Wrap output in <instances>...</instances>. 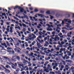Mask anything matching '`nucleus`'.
<instances>
[{
  "instance_id": "14",
  "label": "nucleus",
  "mask_w": 74,
  "mask_h": 74,
  "mask_svg": "<svg viewBox=\"0 0 74 74\" xmlns=\"http://www.w3.org/2000/svg\"><path fill=\"white\" fill-rule=\"evenodd\" d=\"M44 71H46V73H49V71H48V69H45L44 70Z\"/></svg>"
},
{
  "instance_id": "63",
  "label": "nucleus",
  "mask_w": 74,
  "mask_h": 74,
  "mask_svg": "<svg viewBox=\"0 0 74 74\" xmlns=\"http://www.w3.org/2000/svg\"><path fill=\"white\" fill-rule=\"evenodd\" d=\"M1 67H2L3 68V69H6V68L5 67H4V66H3V65H1Z\"/></svg>"
},
{
  "instance_id": "51",
  "label": "nucleus",
  "mask_w": 74,
  "mask_h": 74,
  "mask_svg": "<svg viewBox=\"0 0 74 74\" xmlns=\"http://www.w3.org/2000/svg\"><path fill=\"white\" fill-rule=\"evenodd\" d=\"M67 64H68V66H71V65L70 64L67 63Z\"/></svg>"
},
{
  "instance_id": "47",
  "label": "nucleus",
  "mask_w": 74,
  "mask_h": 74,
  "mask_svg": "<svg viewBox=\"0 0 74 74\" xmlns=\"http://www.w3.org/2000/svg\"><path fill=\"white\" fill-rule=\"evenodd\" d=\"M13 29H14V27H10V30H12Z\"/></svg>"
},
{
  "instance_id": "15",
  "label": "nucleus",
  "mask_w": 74,
  "mask_h": 74,
  "mask_svg": "<svg viewBox=\"0 0 74 74\" xmlns=\"http://www.w3.org/2000/svg\"><path fill=\"white\" fill-rule=\"evenodd\" d=\"M35 30L36 31L34 32V34H36V33H38V30H37V29H35Z\"/></svg>"
},
{
  "instance_id": "52",
  "label": "nucleus",
  "mask_w": 74,
  "mask_h": 74,
  "mask_svg": "<svg viewBox=\"0 0 74 74\" xmlns=\"http://www.w3.org/2000/svg\"><path fill=\"white\" fill-rule=\"evenodd\" d=\"M40 56L41 57V56H40V55H37V57H38V58H40Z\"/></svg>"
},
{
  "instance_id": "46",
  "label": "nucleus",
  "mask_w": 74,
  "mask_h": 74,
  "mask_svg": "<svg viewBox=\"0 0 74 74\" xmlns=\"http://www.w3.org/2000/svg\"><path fill=\"white\" fill-rule=\"evenodd\" d=\"M7 49L8 50H10L11 49V47H8Z\"/></svg>"
},
{
  "instance_id": "31",
  "label": "nucleus",
  "mask_w": 74,
  "mask_h": 74,
  "mask_svg": "<svg viewBox=\"0 0 74 74\" xmlns=\"http://www.w3.org/2000/svg\"><path fill=\"white\" fill-rule=\"evenodd\" d=\"M38 41L39 42V43L40 44H42V42H41V40H40V39H38Z\"/></svg>"
},
{
  "instance_id": "41",
  "label": "nucleus",
  "mask_w": 74,
  "mask_h": 74,
  "mask_svg": "<svg viewBox=\"0 0 74 74\" xmlns=\"http://www.w3.org/2000/svg\"><path fill=\"white\" fill-rule=\"evenodd\" d=\"M1 45H3V46H5L6 45V44L5 43H4L3 44L1 43Z\"/></svg>"
},
{
  "instance_id": "37",
  "label": "nucleus",
  "mask_w": 74,
  "mask_h": 74,
  "mask_svg": "<svg viewBox=\"0 0 74 74\" xmlns=\"http://www.w3.org/2000/svg\"><path fill=\"white\" fill-rule=\"evenodd\" d=\"M7 25H10V23H11L10 22H8L6 23Z\"/></svg>"
},
{
  "instance_id": "36",
  "label": "nucleus",
  "mask_w": 74,
  "mask_h": 74,
  "mask_svg": "<svg viewBox=\"0 0 74 74\" xmlns=\"http://www.w3.org/2000/svg\"><path fill=\"white\" fill-rule=\"evenodd\" d=\"M69 20H68L67 21L68 23H71V21L70 20V19H69Z\"/></svg>"
},
{
  "instance_id": "9",
  "label": "nucleus",
  "mask_w": 74,
  "mask_h": 74,
  "mask_svg": "<svg viewBox=\"0 0 74 74\" xmlns=\"http://www.w3.org/2000/svg\"><path fill=\"white\" fill-rule=\"evenodd\" d=\"M2 16H4H4H5V18L6 19H7V16H5L6 15V14H5V13H2Z\"/></svg>"
},
{
  "instance_id": "34",
  "label": "nucleus",
  "mask_w": 74,
  "mask_h": 74,
  "mask_svg": "<svg viewBox=\"0 0 74 74\" xmlns=\"http://www.w3.org/2000/svg\"><path fill=\"white\" fill-rule=\"evenodd\" d=\"M61 44L62 45L63 44H65V42H64L63 41H62L61 42Z\"/></svg>"
},
{
  "instance_id": "39",
  "label": "nucleus",
  "mask_w": 74,
  "mask_h": 74,
  "mask_svg": "<svg viewBox=\"0 0 74 74\" xmlns=\"http://www.w3.org/2000/svg\"><path fill=\"white\" fill-rule=\"evenodd\" d=\"M47 66L48 67L47 68L48 69H49V68H51V66H50V65H49V64H48Z\"/></svg>"
},
{
  "instance_id": "29",
  "label": "nucleus",
  "mask_w": 74,
  "mask_h": 74,
  "mask_svg": "<svg viewBox=\"0 0 74 74\" xmlns=\"http://www.w3.org/2000/svg\"><path fill=\"white\" fill-rule=\"evenodd\" d=\"M14 66H15V67H17L18 66V64H17L16 63H14V64H13Z\"/></svg>"
},
{
  "instance_id": "22",
  "label": "nucleus",
  "mask_w": 74,
  "mask_h": 74,
  "mask_svg": "<svg viewBox=\"0 0 74 74\" xmlns=\"http://www.w3.org/2000/svg\"><path fill=\"white\" fill-rule=\"evenodd\" d=\"M47 31H52L53 30V29H52V28H50V29L49 28L47 29Z\"/></svg>"
},
{
  "instance_id": "16",
  "label": "nucleus",
  "mask_w": 74,
  "mask_h": 74,
  "mask_svg": "<svg viewBox=\"0 0 74 74\" xmlns=\"http://www.w3.org/2000/svg\"><path fill=\"white\" fill-rule=\"evenodd\" d=\"M19 66H20V67H22L23 69V67H24V65L23 64H19Z\"/></svg>"
},
{
  "instance_id": "8",
  "label": "nucleus",
  "mask_w": 74,
  "mask_h": 74,
  "mask_svg": "<svg viewBox=\"0 0 74 74\" xmlns=\"http://www.w3.org/2000/svg\"><path fill=\"white\" fill-rule=\"evenodd\" d=\"M3 58L5 59L6 61H7V60H8L9 59V58L7 57H3Z\"/></svg>"
},
{
  "instance_id": "17",
  "label": "nucleus",
  "mask_w": 74,
  "mask_h": 74,
  "mask_svg": "<svg viewBox=\"0 0 74 74\" xmlns=\"http://www.w3.org/2000/svg\"><path fill=\"white\" fill-rule=\"evenodd\" d=\"M26 55H27V56H30V54H29V51H26Z\"/></svg>"
},
{
  "instance_id": "12",
  "label": "nucleus",
  "mask_w": 74,
  "mask_h": 74,
  "mask_svg": "<svg viewBox=\"0 0 74 74\" xmlns=\"http://www.w3.org/2000/svg\"><path fill=\"white\" fill-rule=\"evenodd\" d=\"M21 7L20 6H18L17 5H16L15 6V7L14 8V10H15V9H16V8H18L19 9V8Z\"/></svg>"
},
{
  "instance_id": "30",
  "label": "nucleus",
  "mask_w": 74,
  "mask_h": 74,
  "mask_svg": "<svg viewBox=\"0 0 74 74\" xmlns=\"http://www.w3.org/2000/svg\"><path fill=\"white\" fill-rule=\"evenodd\" d=\"M16 58H17V59L18 60H20V57L19 56H17L16 57Z\"/></svg>"
},
{
  "instance_id": "1",
  "label": "nucleus",
  "mask_w": 74,
  "mask_h": 74,
  "mask_svg": "<svg viewBox=\"0 0 74 74\" xmlns=\"http://www.w3.org/2000/svg\"><path fill=\"white\" fill-rule=\"evenodd\" d=\"M60 39V38L59 37H58V35H56L55 36V37L54 38L55 41H57V39L58 40H59Z\"/></svg>"
},
{
  "instance_id": "42",
  "label": "nucleus",
  "mask_w": 74,
  "mask_h": 74,
  "mask_svg": "<svg viewBox=\"0 0 74 74\" xmlns=\"http://www.w3.org/2000/svg\"><path fill=\"white\" fill-rule=\"evenodd\" d=\"M47 25L48 26V28H51V25H49V24H47Z\"/></svg>"
},
{
  "instance_id": "54",
  "label": "nucleus",
  "mask_w": 74,
  "mask_h": 74,
  "mask_svg": "<svg viewBox=\"0 0 74 74\" xmlns=\"http://www.w3.org/2000/svg\"><path fill=\"white\" fill-rule=\"evenodd\" d=\"M28 30L29 31V32H31V30H30V28H28Z\"/></svg>"
},
{
  "instance_id": "44",
  "label": "nucleus",
  "mask_w": 74,
  "mask_h": 74,
  "mask_svg": "<svg viewBox=\"0 0 74 74\" xmlns=\"http://www.w3.org/2000/svg\"><path fill=\"white\" fill-rule=\"evenodd\" d=\"M46 14H50V11H47L46 12Z\"/></svg>"
},
{
  "instance_id": "64",
  "label": "nucleus",
  "mask_w": 74,
  "mask_h": 74,
  "mask_svg": "<svg viewBox=\"0 0 74 74\" xmlns=\"http://www.w3.org/2000/svg\"><path fill=\"white\" fill-rule=\"evenodd\" d=\"M61 68L63 69V68H64V66H63V65H61Z\"/></svg>"
},
{
  "instance_id": "28",
  "label": "nucleus",
  "mask_w": 74,
  "mask_h": 74,
  "mask_svg": "<svg viewBox=\"0 0 74 74\" xmlns=\"http://www.w3.org/2000/svg\"><path fill=\"white\" fill-rule=\"evenodd\" d=\"M25 46L26 47H27L29 46L28 45V44H27V42H25Z\"/></svg>"
},
{
  "instance_id": "55",
  "label": "nucleus",
  "mask_w": 74,
  "mask_h": 74,
  "mask_svg": "<svg viewBox=\"0 0 74 74\" xmlns=\"http://www.w3.org/2000/svg\"><path fill=\"white\" fill-rule=\"evenodd\" d=\"M62 33H60L58 34V36H62Z\"/></svg>"
},
{
  "instance_id": "50",
  "label": "nucleus",
  "mask_w": 74,
  "mask_h": 74,
  "mask_svg": "<svg viewBox=\"0 0 74 74\" xmlns=\"http://www.w3.org/2000/svg\"><path fill=\"white\" fill-rule=\"evenodd\" d=\"M29 9H30V10H33V7H31V8H29Z\"/></svg>"
},
{
  "instance_id": "23",
  "label": "nucleus",
  "mask_w": 74,
  "mask_h": 74,
  "mask_svg": "<svg viewBox=\"0 0 74 74\" xmlns=\"http://www.w3.org/2000/svg\"><path fill=\"white\" fill-rule=\"evenodd\" d=\"M34 52L35 53H36V54H40V52L37 51H34Z\"/></svg>"
},
{
  "instance_id": "48",
  "label": "nucleus",
  "mask_w": 74,
  "mask_h": 74,
  "mask_svg": "<svg viewBox=\"0 0 74 74\" xmlns=\"http://www.w3.org/2000/svg\"><path fill=\"white\" fill-rule=\"evenodd\" d=\"M11 21L12 22H15V20H14L12 19H11Z\"/></svg>"
},
{
  "instance_id": "43",
  "label": "nucleus",
  "mask_w": 74,
  "mask_h": 74,
  "mask_svg": "<svg viewBox=\"0 0 74 74\" xmlns=\"http://www.w3.org/2000/svg\"><path fill=\"white\" fill-rule=\"evenodd\" d=\"M6 30L7 31V32L8 33L9 32V30H10V29L9 28H7L6 29Z\"/></svg>"
},
{
  "instance_id": "25",
  "label": "nucleus",
  "mask_w": 74,
  "mask_h": 74,
  "mask_svg": "<svg viewBox=\"0 0 74 74\" xmlns=\"http://www.w3.org/2000/svg\"><path fill=\"white\" fill-rule=\"evenodd\" d=\"M20 70V69H19L18 68H17V69H16V71L17 72H19Z\"/></svg>"
},
{
  "instance_id": "4",
  "label": "nucleus",
  "mask_w": 74,
  "mask_h": 74,
  "mask_svg": "<svg viewBox=\"0 0 74 74\" xmlns=\"http://www.w3.org/2000/svg\"><path fill=\"white\" fill-rule=\"evenodd\" d=\"M36 15H38L39 16H40L41 18H44L45 16L43 14H37Z\"/></svg>"
},
{
  "instance_id": "19",
  "label": "nucleus",
  "mask_w": 74,
  "mask_h": 74,
  "mask_svg": "<svg viewBox=\"0 0 74 74\" xmlns=\"http://www.w3.org/2000/svg\"><path fill=\"white\" fill-rule=\"evenodd\" d=\"M62 32L63 33V34H67V32H66L64 30H62Z\"/></svg>"
},
{
  "instance_id": "3",
  "label": "nucleus",
  "mask_w": 74,
  "mask_h": 74,
  "mask_svg": "<svg viewBox=\"0 0 74 74\" xmlns=\"http://www.w3.org/2000/svg\"><path fill=\"white\" fill-rule=\"evenodd\" d=\"M18 8L20 10L21 12H23L25 11L24 9L21 8V7H20Z\"/></svg>"
},
{
  "instance_id": "20",
  "label": "nucleus",
  "mask_w": 74,
  "mask_h": 74,
  "mask_svg": "<svg viewBox=\"0 0 74 74\" xmlns=\"http://www.w3.org/2000/svg\"><path fill=\"white\" fill-rule=\"evenodd\" d=\"M13 17H14V19H15L17 21H19V19L17 18L15 16H13Z\"/></svg>"
},
{
  "instance_id": "32",
  "label": "nucleus",
  "mask_w": 74,
  "mask_h": 74,
  "mask_svg": "<svg viewBox=\"0 0 74 74\" xmlns=\"http://www.w3.org/2000/svg\"><path fill=\"white\" fill-rule=\"evenodd\" d=\"M22 25L23 27H26V25L24 23H22Z\"/></svg>"
},
{
  "instance_id": "40",
  "label": "nucleus",
  "mask_w": 74,
  "mask_h": 74,
  "mask_svg": "<svg viewBox=\"0 0 74 74\" xmlns=\"http://www.w3.org/2000/svg\"><path fill=\"white\" fill-rule=\"evenodd\" d=\"M64 20L62 21L61 24H62V26L63 25H64Z\"/></svg>"
},
{
  "instance_id": "27",
  "label": "nucleus",
  "mask_w": 74,
  "mask_h": 74,
  "mask_svg": "<svg viewBox=\"0 0 74 74\" xmlns=\"http://www.w3.org/2000/svg\"><path fill=\"white\" fill-rule=\"evenodd\" d=\"M32 37H34V38H36V36H35V35L33 34H32Z\"/></svg>"
},
{
  "instance_id": "33",
  "label": "nucleus",
  "mask_w": 74,
  "mask_h": 74,
  "mask_svg": "<svg viewBox=\"0 0 74 74\" xmlns=\"http://www.w3.org/2000/svg\"><path fill=\"white\" fill-rule=\"evenodd\" d=\"M68 21H69V19H64V21L65 22H68Z\"/></svg>"
},
{
  "instance_id": "59",
  "label": "nucleus",
  "mask_w": 74,
  "mask_h": 74,
  "mask_svg": "<svg viewBox=\"0 0 74 74\" xmlns=\"http://www.w3.org/2000/svg\"><path fill=\"white\" fill-rule=\"evenodd\" d=\"M17 29H19V30H21V27H20L19 26H18L17 27Z\"/></svg>"
},
{
  "instance_id": "6",
  "label": "nucleus",
  "mask_w": 74,
  "mask_h": 74,
  "mask_svg": "<svg viewBox=\"0 0 74 74\" xmlns=\"http://www.w3.org/2000/svg\"><path fill=\"white\" fill-rule=\"evenodd\" d=\"M12 69H14V70H16L17 69V67H16L13 64L12 66Z\"/></svg>"
},
{
  "instance_id": "26",
  "label": "nucleus",
  "mask_w": 74,
  "mask_h": 74,
  "mask_svg": "<svg viewBox=\"0 0 74 74\" xmlns=\"http://www.w3.org/2000/svg\"><path fill=\"white\" fill-rule=\"evenodd\" d=\"M5 67H6V68H7V69H8V68H10L11 67L10 66H9L8 65H7L5 66Z\"/></svg>"
},
{
  "instance_id": "62",
  "label": "nucleus",
  "mask_w": 74,
  "mask_h": 74,
  "mask_svg": "<svg viewBox=\"0 0 74 74\" xmlns=\"http://www.w3.org/2000/svg\"><path fill=\"white\" fill-rule=\"evenodd\" d=\"M35 12H38V10L37 9H36L35 10Z\"/></svg>"
},
{
  "instance_id": "10",
  "label": "nucleus",
  "mask_w": 74,
  "mask_h": 74,
  "mask_svg": "<svg viewBox=\"0 0 74 74\" xmlns=\"http://www.w3.org/2000/svg\"><path fill=\"white\" fill-rule=\"evenodd\" d=\"M67 53L68 54V56H71V52L69 51H68L67 52Z\"/></svg>"
},
{
  "instance_id": "7",
  "label": "nucleus",
  "mask_w": 74,
  "mask_h": 74,
  "mask_svg": "<svg viewBox=\"0 0 74 74\" xmlns=\"http://www.w3.org/2000/svg\"><path fill=\"white\" fill-rule=\"evenodd\" d=\"M34 38L32 37L29 38V40H30L31 41H33L34 40Z\"/></svg>"
},
{
  "instance_id": "24",
  "label": "nucleus",
  "mask_w": 74,
  "mask_h": 74,
  "mask_svg": "<svg viewBox=\"0 0 74 74\" xmlns=\"http://www.w3.org/2000/svg\"><path fill=\"white\" fill-rule=\"evenodd\" d=\"M67 36L68 37H71V35H70V34H69L68 33L67 34Z\"/></svg>"
},
{
  "instance_id": "2",
  "label": "nucleus",
  "mask_w": 74,
  "mask_h": 74,
  "mask_svg": "<svg viewBox=\"0 0 74 74\" xmlns=\"http://www.w3.org/2000/svg\"><path fill=\"white\" fill-rule=\"evenodd\" d=\"M36 41L37 42L36 44L39 47H42V46H41V44L40 43H38V41L37 40H36Z\"/></svg>"
},
{
  "instance_id": "60",
  "label": "nucleus",
  "mask_w": 74,
  "mask_h": 74,
  "mask_svg": "<svg viewBox=\"0 0 74 74\" xmlns=\"http://www.w3.org/2000/svg\"><path fill=\"white\" fill-rule=\"evenodd\" d=\"M62 29H67V28L66 27H63L62 28Z\"/></svg>"
},
{
  "instance_id": "56",
  "label": "nucleus",
  "mask_w": 74,
  "mask_h": 74,
  "mask_svg": "<svg viewBox=\"0 0 74 74\" xmlns=\"http://www.w3.org/2000/svg\"><path fill=\"white\" fill-rule=\"evenodd\" d=\"M27 67V66H25V67L24 66L23 69H26Z\"/></svg>"
},
{
  "instance_id": "5",
  "label": "nucleus",
  "mask_w": 74,
  "mask_h": 74,
  "mask_svg": "<svg viewBox=\"0 0 74 74\" xmlns=\"http://www.w3.org/2000/svg\"><path fill=\"white\" fill-rule=\"evenodd\" d=\"M5 70V71L6 73H10V71L9 70L7 69L6 68Z\"/></svg>"
},
{
  "instance_id": "53",
  "label": "nucleus",
  "mask_w": 74,
  "mask_h": 74,
  "mask_svg": "<svg viewBox=\"0 0 74 74\" xmlns=\"http://www.w3.org/2000/svg\"><path fill=\"white\" fill-rule=\"evenodd\" d=\"M44 46L45 47H48V45H47V44H45Z\"/></svg>"
},
{
  "instance_id": "49",
  "label": "nucleus",
  "mask_w": 74,
  "mask_h": 74,
  "mask_svg": "<svg viewBox=\"0 0 74 74\" xmlns=\"http://www.w3.org/2000/svg\"><path fill=\"white\" fill-rule=\"evenodd\" d=\"M55 66H56V67H57V66H58V63H57L55 62Z\"/></svg>"
},
{
  "instance_id": "18",
  "label": "nucleus",
  "mask_w": 74,
  "mask_h": 74,
  "mask_svg": "<svg viewBox=\"0 0 74 74\" xmlns=\"http://www.w3.org/2000/svg\"><path fill=\"white\" fill-rule=\"evenodd\" d=\"M23 15L24 16V18H25L26 19H29V17L27 16V15L23 14Z\"/></svg>"
},
{
  "instance_id": "13",
  "label": "nucleus",
  "mask_w": 74,
  "mask_h": 74,
  "mask_svg": "<svg viewBox=\"0 0 74 74\" xmlns=\"http://www.w3.org/2000/svg\"><path fill=\"white\" fill-rule=\"evenodd\" d=\"M66 24L67 25H66L65 27H67V28H69V27H70V25H70V24L69 23H66Z\"/></svg>"
},
{
  "instance_id": "45",
  "label": "nucleus",
  "mask_w": 74,
  "mask_h": 74,
  "mask_svg": "<svg viewBox=\"0 0 74 74\" xmlns=\"http://www.w3.org/2000/svg\"><path fill=\"white\" fill-rule=\"evenodd\" d=\"M39 34L40 35H42V32H39Z\"/></svg>"
},
{
  "instance_id": "58",
  "label": "nucleus",
  "mask_w": 74,
  "mask_h": 74,
  "mask_svg": "<svg viewBox=\"0 0 74 74\" xmlns=\"http://www.w3.org/2000/svg\"><path fill=\"white\" fill-rule=\"evenodd\" d=\"M42 19H39V21H40L41 22H43V21H42Z\"/></svg>"
},
{
  "instance_id": "35",
  "label": "nucleus",
  "mask_w": 74,
  "mask_h": 74,
  "mask_svg": "<svg viewBox=\"0 0 74 74\" xmlns=\"http://www.w3.org/2000/svg\"><path fill=\"white\" fill-rule=\"evenodd\" d=\"M6 43L7 44V45L8 46H9V47H10V43L8 42H6Z\"/></svg>"
},
{
  "instance_id": "38",
  "label": "nucleus",
  "mask_w": 74,
  "mask_h": 74,
  "mask_svg": "<svg viewBox=\"0 0 74 74\" xmlns=\"http://www.w3.org/2000/svg\"><path fill=\"white\" fill-rule=\"evenodd\" d=\"M23 32H26V29L24 28H23V29L22 30Z\"/></svg>"
},
{
  "instance_id": "61",
  "label": "nucleus",
  "mask_w": 74,
  "mask_h": 74,
  "mask_svg": "<svg viewBox=\"0 0 74 74\" xmlns=\"http://www.w3.org/2000/svg\"><path fill=\"white\" fill-rule=\"evenodd\" d=\"M68 34L71 35V34H72V32H69V33H68Z\"/></svg>"
},
{
  "instance_id": "11",
  "label": "nucleus",
  "mask_w": 74,
  "mask_h": 74,
  "mask_svg": "<svg viewBox=\"0 0 74 74\" xmlns=\"http://www.w3.org/2000/svg\"><path fill=\"white\" fill-rule=\"evenodd\" d=\"M27 61L26 60L23 62V63H24V65H25V66L26 64H27Z\"/></svg>"
},
{
  "instance_id": "21",
  "label": "nucleus",
  "mask_w": 74,
  "mask_h": 74,
  "mask_svg": "<svg viewBox=\"0 0 74 74\" xmlns=\"http://www.w3.org/2000/svg\"><path fill=\"white\" fill-rule=\"evenodd\" d=\"M65 61L66 62H68V63H71V62H72V61L70 60H66Z\"/></svg>"
},
{
  "instance_id": "57",
  "label": "nucleus",
  "mask_w": 74,
  "mask_h": 74,
  "mask_svg": "<svg viewBox=\"0 0 74 74\" xmlns=\"http://www.w3.org/2000/svg\"><path fill=\"white\" fill-rule=\"evenodd\" d=\"M69 58H70V57H69V56H68L66 57V59H67V60L69 59Z\"/></svg>"
}]
</instances>
